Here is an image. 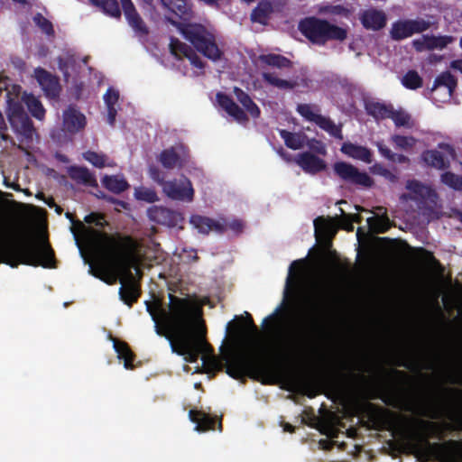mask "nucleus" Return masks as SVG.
I'll return each instance as SVG.
<instances>
[{"label": "nucleus", "instance_id": "1", "mask_svg": "<svg viewBox=\"0 0 462 462\" xmlns=\"http://www.w3.org/2000/svg\"><path fill=\"white\" fill-rule=\"evenodd\" d=\"M325 315L319 311L312 315L282 344L275 358L263 349L248 351L232 350L225 356L226 373L236 380L245 377L265 383L272 376L283 373L295 363L312 356L318 351L319 343L327 332Z\"/></svg>", "mask_w": 462, "mask_h": 462}, {"label": "nucleus", "instance_id": "2", "mask_svg": "<svg viewBox=\"0 0 462 462\" xmlns=\"http://www.w3.org/2000/svg\"><path fill=\"white\" fill-rule=\"evenodd\" d=\"M72 232L83 260H143L140 245L129 236H109L83 223Z\"/></svg>", "mask_w": 462, "mask_h": 462}, {"label": "nucleus", "instance_id": "3", "mask_svg": "<svg viewBox=\"0 0 462 462\" xmlns=\"http://www.w3.org/2000/svg\"><path fill=\"white\" fill-rule=\"evenodd\" d=\"M171 327L176 331V340L171 341L172 352L184 356L189 363H196L199 356L212 353L213 348L206 340V328L194 324L192 307L189 300H171Z\"/></svg>", "mask_w": 462, "mask_h": 462}, {"label": "nucleus", "instance_id": "4", "mask_svg": "<svg viewBox=\"0 0 462 462\" xmlns=\"http://www.w3.org/2000/svg\"><path fill=\"white\" fill-rule=\"evenodd\" d=\"M88 265V273L106 282L114 285L120 282L118 290L120 300L129 308L136 303L142 295V267L144 262H84Z\"/></svg>", "mask_w": 462, "mask_h": 462}, {"label": "nucleus", "instance_id": "5", "mask_svg": "<svg viewBox=\"0 0 462 462\" xmlns=\"http://www.w3.org/2000/svg\"><path fill=\"white\" fill-rule=\"evenodd\" d=\"M356 261L359 260H437L430 251L411 247L407 243L374 237L359 227L356 231Z\"/></svg>", "mask_w": 462, "mask_h": 462}, {"label": "nucleus", "instance_id": "6", "mask_svg": "<svg viewBox=\"0 0 462 462\" xmlns=\"http://www.w3.org/2000/svg\"><path fill=\"white\" fill-rule=\"evenodd\" d=\"M340 211L341 217L337 219L319 217L314 220L316 245L310 250L307 256L299 260H342L333 249L331 240L338 227L352 231L353 222H359L361 217L358 215L346 214L341 208Z\"/></svg>", "mask_w": 462, "mask_h": 462}, {"label": "nucleus", "instance_id": "7", "mask_svg": "<svg viewBox=\"0 0 462 462\" xmlns=\"http://www.w3.org/2000/svg\"><path fill=\"white\" fill-rule=\"evenodd\" d=\"M49 243L25 236L0 235V260H55Z\"/></svg>", "mask_w": 462, "mask_h": 462}, {"label": "nucleus", "instance_id": "8", "mask_svg": "<svg viewBox=\"0 0 462 462\" xmlns=\"http://www.w3.org/2000/svg\"><path fill=\"white\" fill-rule=\"evenodd\" d=\"M400 202L413 212L429 217L437 215L439 206V196L435 189L418 180H408L404 191L400 196Z\"/></svg>", "mask_w": 462, "mask_h": 462}, {"label": "nucleus", "instance_id": "9", "mask_svg": "<svg viewBox=\"0 0 462 462\" xmlns=\"http://www.w3.org/2000/svg\"><path fill=\"white\" fill-rule=\"evenodd\" d=\"M175 25L183 37L189 41L198 51L208 59L217 61L222 57L212 31L199 23H178L171 18L168 19Z\"/></svg>", "mask_w": 462, "mask_h": 462}, {"label": "nucleus", "instance_id": "10", "mask_svg": "<svg viewBox=\"0 0 462 462\" xmlns=\"http://www.w3.org/2000/svg\"><path fill=\"white\" fill-rule=\"evenodd\" d=\"M300 30L310 41L324 44L329 40L343 41L346 38V31L325 20L315 17L307 18L300 23Z\"/></svg>", "mask_w": 462, "mask_h": 462}, {"label": "nucleus", "instance_id": "11", "mask_svg": "<svg viewBox=\"0 0 462 462\" xmlns=\"http://www.w3.org/2000/svg\"><path fill=\"white\" fill-rule=\"evenodd\" d=\"M149 176L162 186V192L169 199L182 202L193 201L195 191L188 178L181 176L180 179L164 180L162 172L153 166L149 168Z\"/></svg>", "mask_w": 462, "mask_h": 462}, {"label": "nucleus", "instance_id": "12", "mask_svg": "<svg viewBox=\"0 0 462 462\" xmlns=\"http://www.w3.org/2000/svg\"><path fill=\"white\" fill-rule=\"evenodd\" d=\"M171 53L180 61L182 72L189 77H197L203 73L204 62L200 57L188 45L180 42L178 39H171Z\"/></svg>", "mask_w": 462, "mask_h": 462}, {"label": "nucleus", "instance_id": "13", "mask_svg": "<svg viewBox=\"0 0 462 462\" xmlns=\"http://www.w3.org/2000/svg\"><path fill=\"white\" fill-rule=\"evenodd\" d=\"M169 311L167 312L162 308L159 301H145L146 310L150 314L154 322V329L157 335L166 337L170 342L176 340V331L171 327V300H187L186 298H179L175 295L169 294Z\"/></svg>", "mask_w": 462, "mask_h": 462}, {"label": "nucleus", "instance_id": "14", "mask_svg": "<svg viewBox=\"0 0 462 462\" xmlns=\"http://www.w3.org/2000/svg\"><path fill=\"white\" fill-rule=\"evenodd\" d=\"M417 439L419 445L437 460L462 459V440L448 439L442 443L430 442L425 433H418Z\"/></svg>", "mask_w": 462, "mask_h": 462}, {"label": "nucleus", "instance_id": "15", "mask_svg": "<svg viewBox=\"0 0 462 462\" xmlns=\"http://www.w3.org/2000/svg\"><path fill=\"white\" fill-rule=\"evenodd\" d=\"M8 118L21 143H30L33 141L35 129L19 102L8 101Z\"/></svg>", "mask_w": 462, "mask_h": 462}, {"label": "nucleus", "instance_id": "16", "mask_svg": "<svg viewBox=\"0 0 462 462\" xmlns=\"http://www.w3.org/2000/svg\"><path fill=\"white\" fill-rule=\"evenodd\" d=\"M375 415L383 427L393 430H405L411 423L418 424L422 430L436 428V424L433 422L414 419L383 408H378Z\"/></svg>", "mask_w": 462, "mask_h": 462}, {"label": "nucleus", "instance_id": "17", "mask_svg": "<svg viewBox=\"0 0 462 462\" xmlns=\"http://www.w3.org/2000/svg\"><path fill=\"white\" fill-rule=\"evenodd\" d=\"M382 401L390 407L418 415H426L417 399L403 389L387 391L381 397Z\"/></svg>", "mask_w": 462, "mask_h": 462}, {"label": "nucleus", "instance_id": "18", "mask_svg": "<svg viewBox=\"0 0 462 462\" xmlns=\"http://www.w3.org/2000/svg\"><path fill=\"white\" fill-rule=\"evenodd\" d=\"M457 84V79L450 72H442L434 80L430 98H431L437 106L448 102Z\"/></svg>", "mask_w": 462, "mask_h": 462}, {"label": "nucleus", "instance_id": "19", "mask_svg": "<svg viewBox=\"0 0 462 462\" xmlns=\"http://www.w3.org/2000/svg\"><path fill=\"white\" fill-rule=\"evenodd\" d=\"M430 27V22L422 18L399 20L392 24L390 35L395 41L411 37L414 33H420Z\"/></svg>", "mask_w": 462, "mask_h": 462}, {"label": "nucleus", "instance_id": "20", "mask_svg": "<svg viewBox=\"0 0 462 462\" xmlns=\"http://www.w3.org/2000/svg\"><path fill=\"white\" fill-rule=\"evenodd\" d=\"M334 171L344 181L354 185L370 188L374 184V180L366 172H362L354 165L345 162H336Z\"/></svg>", "mask_w": 462, "mask_h": 462}, {"label": "nucleus", "instance_id": "21", "mask_svg": "<svg viewBox=\"0 0 462 462\" xmlns=\"http://www.w3.org/2000/svg\"><path fill=\"white\" fill-rule=\"evenodd\" d=\"M342 262H291L288 270L286 286L284 290V301L290 293L294 296L300 279L304 276L308 263H341ZM350 265L351 262H344Z\"/></svg>", "mask_w": 462, "mask_h": 462}, {"label": "nucleus", "instance_id": "22", "mask_svg": "<svg viewBox=\"0 0 462 462\" xmlns=\"http://www.w3.org/2000/svg\"><path fill=\"white\" fill-rule=\"evenodd\" d=\"M147 215L151 221L167 226H177L184 220L180 212L159 206L149 208Z\"/></svg>", "mask_w": 462, "mask_h": 462}, {"label": "nucleus", "instance_id": "23", "mask_svg": "<svg viewBox=\"0 0 462 462\" xmlns=\"http://www.w3.org/2000/svg\"><path fill=\"white\" fill-rule=\"evenodd\" d=\"M439 150H428L422 153L423 161L436 169H444L448 165V160L454 154V150L448 143H439Z\"/></svg>", "mask_w": 462, "mask_h": 462}, {"label": "nucleus", "instance_id": "24", "mask_svg": "<svg viewBox=\"0 0 462 462\" xmlns=\"http://www.w3.org/2000/svg\"><path fill=\"white\" fill-rule=\"evenodd\" d=\"M190 225L201 234L210 232L222 233L225 231L226 220L214 219L199 215H194L189 219Z\"/></svg>", "mask_w": 462, "mask_h": 462}, {"label": "nucleus", "instance_id": "25", "mask_svg": "<svg viewBox=\"0 0 462 462\" xmlns=\"http://www.w3.org/2000/svg\"><path fill=\"white\" fill-rule=\"evenodd\" d=\"M63 130L69 134H76L85 128L86 116L73 106L68 107L62 116Z\"/></svg>", "mask_w": 462, "mask_h": 462}, {"label": "nucleus", "instance_id": "26", "mask_svg": "<svg viewBox=\"0 0 462 462\" xmlns=\"http://www.w3.org/2000/svg\"><path fill=\"white\" fill-rule=\"evenodd\" d=\"M34 77L48 97L54 98L58 97L60 86L54 76L45 69L38 68L34 70Z\"/></svg>", "mask_w": 462, "mask_h": 462}, {"label": "nucleus", "instance_id": "27", "mask_svg": "<svg viewBox=\"0 0 462 462\" xmlns=\"http://www.w3.org/2000/svg\"><path fill=\"white\" fill-rule=\"evenodd\" d=\"M363 26L367 30L378 31L386 24V15L382 10L370 8L360 14Z\"/></svg>", "mask_w": 462, "mask_h": 462}, {"label": "nucleus", "instance_id": "28", "mask_svg": "<svg viewBox=\"0 0 462 462\" xmlns=\"http://www.w3.org/2000/svg\"><path fill=\"white\" fill-rule=\"evenodd\" d=\"M295 162L305 172L310 174H315L326 168V163L322 159L309 152L298 154L295 158Z\"/></svg>", "mask_w": 462, "mask_h": 462}, {"label": "nucleus", "instance_id": "29", "mask_svg": "<svg viewBox=\"0 0 462 462\" xmlns=\"http://www.w3.org/2000/svg\"><path fill=\"white\" fill-rule=\"evenodd\" d=\"M373 213L374 217H368L366 222L369 230L373 233H384L391 226V221L387 216V210L383 207L374 208Z\"/></svg>", "mask_w": 462, "mask_h": 462}, {"label": "nucleus", "instance_id": "30", "mask_svg": "<svg viewBox=\"0 0 462 462\" xmlns=\"http://www.w3.org/2000/svg\"><path fill=\"white\" fill-rule=\"evenodd\" d=\"M125 16L129 25L135 31V32L144 35L147 32L146 26L136 12L134 4L131 0H120Z\"/></svg>", "mask_w": 462, "mask_h": 462}, {"label": "nucleus", "instance_id": "31", "mask_svg": "<svg viewBox=\"0 0 462 462\" xmlns=\"http://www.w3.org/2000/svg\"><path fill=\"white\" fill-rule=\"evenodd\" d=\"M340 151L346 156L365 163L372 162L373 153L370 149L350 142L342 144Z\"/></svg>", "mask_w": 462, "mask_h": 462}, {"label": "nucleus", "instance_id": "32", "mask_svg": "<svg viewBox=\"0 0 462 462\" xmlns=\"http://www.w3.org/2000/svg\"><path fill=\"white\" fill-rule=\"evenodd\" d=\"M217 100L218 105L236 122L243 124L247 120L244 111L226 95L218 93Z\"/></svg>", "mask_w": 462, "mask_h": 462}, {"label": "nucleus", "instance_id": "33", "mask_svg": "<svg viewBox=\"0 0 462 462\" xmlns=\"http://www.w3.org/2000/svg\"><path fill=\"white\" fill-rule=\"evenodd\" d=\"M189 420L196 424L195 430L198 431H207L215 430L217 418L211 417L209 414L202 411L190 410L189 411Z\"/></svg>", "mask_w": 462, "mask_h": 462}, {"label": "nucleus", "instance_id": "34", "mask_svg": "<svg viewBox=\"0 0 462 462\" xmlns=\"http://www.w3.org/2000/svg\"><path fill=\"white\" fill-rule=\"evenodd\" d=\"M106 110L107 122L113 125L119 108V92L114 88H109L103 97Z\"/></svg>", "mask_w": 462, "mask_h": 462}, {"label": "nucleus", "instance_id": "35", "mask_svg": "<svg viewBox=\"0 0 462 462\" xmlns=\"http://www.w3.org/2000/svg\"><path fill=\"white\" fill-rule=\"evenodd\" d=\"M162 5L183 21L190 18L191 11L186 0H161Z\"/></svg>", "mask_w": 462, "mask_h": 462}, {"label": "nucleus", "instance_id": "36", "mask_svg": "<svg viewBox=\"0 0 462 462\" xmlns=\"http://www.w3.org/2000/svg\"><path fill=\"white\" fill-rule=\"evenodd\" d=\"M113 345L119 359L124 360V365L126 369L133 368L134 354L130 349L127 343L113 338Z\"/></svg>", "mask_w": 462, "mask_h": 462}, {"label": "nucleus", "instance_id": "37", "mask_svg": "<svg viewBox=\"0 0 462 462\" xmlns=\"http://www.w3.org/2000/svg\"><path fill=\"white\" fill-rule=\"evenodd\" d=\"M103 185L114 193H120L129 188L128 182L122 175L104 176L102 179Z\"/></svg>", "mask_w": 462, "mask_h": 462}, {"label": "nucleus", "instance_id": "38", "mask_svg": "<svg viewBox=\"0 0 462 462\" xmlns=\"http://www.w3.org/2000/svg\"><path fill=\"white\" fill-rule=\"evenodd\" d=\"M23 101L25 103L30 113L38 120H42L45 116V109L41 101L32 94H24Z\"/></svg>", "mask_w": 462, "mask_h": 462}, {"label": "nucleus", "instance_id": "39", "mask_svg": "<svg viewBox=\"0 0 462 462\" xmlns=\"http://www.w3.org/2000/svg\"><path fill=\"white\" fill-rule=\"evenodd\" d=\"M234 94L252 117L256 118L259 116V107L245 92L238 88H235Z\"/></svg>", "mask_w": 462, "mask_h": 462}, {"label": "nucleus", "instance_id": "40", "mask_svg": "<svg viewBox=\"0 0 462 462\" xmlns=\"http://www.w3.org/2000/svg\"><path fill=\"white\" fill-rule=\"evenodd\" d=\"M59 68L62 71L67 82L76 71V58L69 52L59 58Z\"/></svg>", "mask_w": 462, "mask_h": 462}, {"label": "nucleus", "instance_id": "41", "mask_svg": "<svg viewBox=\"0 0 462 462\" xmlns=\"http://www.w3.org/2000/svg\"><path fill=\"white\" fill-rule=\"evenodd\" d=\"M280 135L283 139L287 147L298 150L306 143V136L302 134H294L286 130H280Z\"/></svg>", "mask_w": 462, "mask_h": 462}, {"label": "nucleus", "instance_id": "42", "mask_svg": "<svg viewBox=\"0 0 462 462\" xmlns=\"http://www.w3.org/2000/svg\"><path fill=\"white\" fill-rule=\"evenodd\" d=\"M316 125L326 131L329 135L339 140L343 139L341 125H336L330 118L321 115Z\"/></svg>", "mask_w": 462, "mask_h": 462}, {"label": "nucleus", "instance_id": "43", "mask_svg": "<svg viewBox=\"0 0 462 462\" xmlns=\"http://www.w3.org/2000/svg\"><path fill=\"white\" fill-rule=\"evenodd\" d=\"M397 127L411 128L413 126V121L410 114L403 109L392 108L390 116Z\"/></svg>", "mask_w": 462, "mask_h": 462}, {"label": "nucleus", "instance_id": "44", "mask_svg": "<svg viewBox=\"0 0 462 462\" xmlns=\"http://www.w3.org/2000/svg\"><path fill=\"white\" fill-rule=\"evenodd\" d=\"M94 5L100 7L104 13L112 16L119 17L120 9L116 0H88Z\"/></svg>", "mask_w": 462, "mask_h": 462}, {"label": "nucleus", "instance_id": "45", "mask_svg": "<svg viewBox=\"0 0 462 462\" xmlns=\"http://www.w3.org/2000/svg\"><path fill=\"white\" fill-rule=\"evenodd\" d=\"M427 37V42H428V49L429 51L433 50H443L445 47H447L449 43L454 42V37L448 36V35H439V36H434V35H429L426 34Z\"/></svg>", "mask_w": 462, "mask_h": 462}, {"label": "nucleus", "instance_id": "46", "mask_svg": "<svg viewBox=\"0 0 462 462\" xmlns=\"http://www.w3.org/2000/svg\"><path fill=\"white\" fill-rule=\"evenodd\" d=\"M259 60L266 65L279 69L291 66V61L287 58L278 54L261 55Z\"/></svg>", "mask_w": 462, "mask_h": 462}, {"label": "nucleus", "instance_id": "47", "mask_svg": "<svg viewBox=\"0 0 462 462\" xmlns=\"http://www.w3.org/2000/svg\"><path fill=\"white\" fill-rule=\"evenodd\" d=\"M272 5L269 2H261L252 13V20L260 23H265L272 12Z\"/></svg>", "mask_w": 462, "mask_h": 462}, {"label": "nucleus", "instance_id": "48", "mask_svg": "<svg viewBox=\"0 0 462 462\" xmlns=\"http://www.w3.org/2000/svg\"><path fill=\"white\" fill-rule=\"evenodd\" d=\"M134 198L147 203H153L159 200V197L153 189L147 187H137L134 189Z\"/></svg>", "mask_w": 462, "mask_h": 462}, {"label": "nucleus", "instance_id": "49", "mask_svg": "<svg viewBox=\"0 0 462 462\" xmlns=\"http://www.w3.org/2000/svg\"><path fill=\"white\" fill-rule=\"evenodd\" d=\"M298 113L304 117L306 120L313 123H317L321 115L319 109L315 106L309 104H300L297 106Z\"/></svg>", "mask_w": 462, "mask_h": 462}, {"label": "nucleus", "instance_id": "50", "mask_svg": "<svg viewBox=\"0 0 462 462\" xmlns=\"http://www.w3.org/2000/svg\"><path fill=\"white\" fill-rule=\"evenodd\" d=\"M179 154L175 149L164 150L160 155L161 163L168 169H172L179 164Z\"/></svg>", "mask_w": 462, "mask_h": 462}, {"label": "nucleus", "instance_id": "51", "mask_svg": "<svg viewBox=\"0 0 462 462\" xmlns=\"http://www.w3.org/2000/svg\"><path fill=\"white\" fill-rule=\"evenodd\" d=\"M391 141L396 148L403 151H409L412 149L417 142L416 139L412 136H405L400 134L392 135Z\"/></svg>", "mask_w": 462, "mask_h": 462}, {"label": "nucleus", "instance_id": "52", "mask_svg": "<svg viewBox=\"0 0 462 462\" xmlns=\"http://www.w3.org/2000/svg\"><path fill=\"white\" fill-rule=\"evenodd\" d=\"M70 176L79 182L92 185L95 182L94 177L86 168L75 167L70 171Z\"/></svg>", "mask_w": 462, "mask_h": 462}, {"label": "nucleus", "instance_id": "53", "mask_svg": "<svg viewBox=\"0 0 462 462\" xmlns=\"http://www.w3.org/2000/svg\"><path fill=\"white\" fill-rule=\"evenodd\" d=\"M402 83L406 88L417 89L422 86V79L415 70H409L402 79Z\"/></svg>", "mask_w": 462, "mask_h": 462}, {"label": "nucleus", "instance_id": "54", "mask_svg": "<svg viewBox=\"0 0 462 462\" xmlns=\"http://www.w3.org/2000/svg\"><path fill=\"white\" fill-rule=\"evenodd\" d=\"M392 108V106H386L381 103L371 104L367 106L369 114L377 119L389 118Z\"/></svg>", "mask_w": 462, "mask_h": 462}, {"label": "nucleus", "instance_id": "55", "mask_svg": "<svg viewBox=\"0 0 462 462\" xmlns=\"http://www.w3.org/2000/svg\"><path fill=\"white\" fill-rule=\"evenodd\" d=\"M85 160L89 162L91 164L97 168H104L106 166H111L108 158L104 154H99L95 152H86L83 154Z\"/></svg>", "mask_w": 462, "mask_h": 462}, {"label": "nucleus", "instance_id": "56", "mask_svg": "<svg viewBox=\"0 0 462 462\" xmlns=\"http://www.w3.org/2000/svg\"><path fill=\"white\" fill-rule=\"evenodd\" d=\"M370 171L373 174L383 177L385 180L392 183H394L398 180V176L395 173H393V171H391L390 170H388L380 163H375L372 167H370Z\"/></svg>", "mask_w": 462, "mask_h": 462}, {"label": "nucleus", "instance_id": "57", "mask_svg": "<svg viewBox=\"0 0 462 462\" xmlns=\"http://www.w3.org/2000/svg\"><path fill=\"white\" fill-rule=\"evenodd\" d=\"M263 78L266 82L278 88H292L294 87L292 82L279 79L273 73L264 72L263 73Z\"/></svg>", "mask_w": 462, "mask_h": 462}, {"label": "nucleus", "instance_id": "58", "mask_svg": "<svg viewBox=\"0 0 462 462\" xmlns=\"http://www.w3.org/2000/svg\"><path fill=\"white\" fill-rule=\"evenodd\" d=\"M263 78L266 82L278 88H292L294 87L292 82L279 79L273 73L264 72L263 73Z\"/></svg>", "mask_w": 462, "mask_h": 462}, {"label": "nucleus", "instance_id": "59", "mask_svg": "<svg viewBox=\"0 0 462 462\" xmlns=\"http://www.w3.org/2000/svg\"><path fill=\"white\" fill-rule=\"evenodd\" d=\"M441 181L457 190H462V177L452 172H445L441 175Z\"/></svg>", "mask_w": 462, "mask_h": 462}, {"label": "nucleus", "instance_id": "60", "mask_svg": "<svg viewBox=\"0 0 462 462\" xmlns=\"http://www.w3.org/2000/svg\"><path fill=\"white\" fill-rule=\"evenodd\" d=\"M0 263H2V262H0ZM3 263L8 264L12 268H17L20 263H23L35 267L42 266L46 269H56L58 267L59 262H3Z\"/></svg>", "mask_w": 462, "mask_h": 462}, {"label": "nucleus", "instance_id": "61", "mask_svg": "<svg viewBox=\"0 0 462 462\" xmlns=\"http://www.w3.org/2000/svg\"><path fill=\"white\" fill-rule=\"evenodd\" d=\"M33 21L47 35H51L53 33L51 23L42 14H36L33 17Z\"/></svg>", "mask_w": 462, "mask_h": 462}, {"label": "nucleus", "instance_id": "62", "mask_svg": "<svg viewBox=\"0 0 462 462\" xmlns=\"http://www.w3.org/2000/svg\"><path fill=\"white\" fill-rule=\"evenodd\" d=\"M344 8L340 5H319L318 13L319 14H340Z\"/></svg>", "mask_w": 462, "mask_h": 462}, {"label": "nucleus", "instance_id": "63", "mask_svg": "<svg viewBox=\"0 0 462 462\" xmlns=\"http://www.w3.org/2000/svg\"><path fill=\"white\" fill-rule=\"evenodd\" d=\"M412 46L415 48L417 51H429L428 42L426 35H422L421 37L415 39L412 41Z\"/></svg>", "mask_w": 462, "mask_h": 462}, {"label": "nucleus", "instance_id": "64", "mask_svg": "<svg viewBox=\"0 0 462 462\" xmlns=\"http://www.w3.org/2000/svg\"><path fill=\"white\" fill-rule=\"evenodd\" d=\"M443 394L451 399L454 402H460V397L462 396V390H455V389H443Z\"/></svg>", "mask_w": 462, "mask_h": 462}]
</instances>
